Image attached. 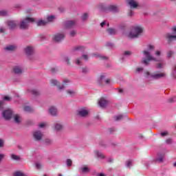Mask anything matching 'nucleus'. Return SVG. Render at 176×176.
<instances>
[{
    "label": "nucleus",
    "instance_id": "obj_16",
    "mask_svg": "<svg viewBox=\"0 0 176 176\" xmlns=\"http://www.w3.org/2000/svg\"><path fill=\"white\" fill-rule=\"evenodd\" d=\"M98 104L101 108H105L107 107V105L108 104V101L107 100H105L104 98H102L99 100Z\"/></svg>",
    "mask_w": 176,
    "mask_h": 176
},
{
    "label": "nucleus",
    "instance_id": "obj_13",
    "mask_svg": "<svg viewBox=\"0 0 176 176\" xmlns=\"http://www.w3.org/2000/svg\"><path fill=\"white\" fill-rule=\"evenodd\" d=\"M24 52L28 56H31L34 54V47L28 46L24 49Z\"/></svg>",
    "mask_w": 176,
    "mask_h": 176
},
{
    "label": "nucleus",
    "instance_id": "obj_21",
    "mask_svg": "<svg viewBox=\"0 0 176 176\" xmlns=\"http://www.w3.org/2000/svg\"><path fill=\"white\" fill-rule=\"evenodd\" d=\"M78 52H85V48L83 46H76L73 49V53H78Z\"/></svg>",
    "mask_w": 176,
    "mask_h": 176
},
{
    "label": "nucleus",
    "instance_id": "obj_41",
    "mask_svg": "<svg viewBox=\"0 0 176 176\" xmlns=\"http://www.w3.org/2000/svg\"><path fill=\"white\" fill-rule=\"evenodd\" d=\"M11 157H12V160H20V157H19L14 154H12L11 155Z\"/></svg>",
    "mask_w": 176,
    "mask_h": 176
},
{
    "label": "nucleus",
    "instance_id": "obj_47",
    "mask_svg": "<svg viewBox=\"0 0 176 176\" xmlns=\"http://www.w3.org/2000/svg\"><path fill=\"white\" fill-rule=\"evenodd\" d=\"M143 71H144V68H142V67H138L136 69V72L138 74H140V72H142Z\"/></svg>",
    "mask_w": 176,
    "mask_h": 176
},
{
    "label": "nucleus",
    "instance_id": "obj_34",
    "mask_svg": "<svg viewBox=\"0 0 176 176\" xmlns=\"http://www.w3.org/2000/svg\"><path fill=\"white\" fill-rule=\"evenodd\" d=\"M171 76H173V78L176 79V65L175 66V67L172 70Z\"/></svg>",
    "mask_w": 176,
    "mask_h": 176
},
{
    "label": "nucleus",
    "instance_id": "obj_20",
    "mask_svg": "<svg viewBox=\"0 0 176 176\" xmlns=\"http://www.w3.org/2000/svg\"><path fill=\"white\" fill-rule=\"evenodd\" d=\"M164 160V154H159L157 157L154 160V162H157V163H163Z\"/></svg>",
    "mask_w": 176,
    "mask_h": 176
},
{
    "label": "nucleus",
    "instance_id": "obj_11",
    "mask_svg": "<svg viewBox=\"0 0 176 176\" xmlns=\"http://www.w3.org/2000/svg\"><path fill=\"white\" fill-rule=\"evenodd\" d=\"M127 3L131 9H135L138 7V1H136L135 0H128Z\"/></svg>",
    "mask_w": 176,
    "mask_h": 176
},
{
    "label": "nucleus",
    "instance_id": "obj_17",
    "mask_svg": "<svg viewBox=\"0 0 176 176\" xmlns=\"http://www.w3.org/2000/svg\"><path fill=\"white\" fill-rule=\"evenodd\" d=\"M78 115L82 118H85V116H87V115H89V111L87 110L86 109H82L79 110Z\"/></svg>",
    "mask_w": 176,
    "mask_h": 176
},
{
    "label": "nucleus",
    "instance_id": "obj_28",
    "mask_svg": "<svg viewBox=\"0 0 176 176\" xmlns=\"http://www.w3.org/2000/svg\"><path fill=\"white\" fill-rule=\"evenodd\" d=\"M36 24L38 27H41L43 25H46V24H47V21L40 20L36 22Z\"/></svg>",
    "mask_w": 176,
    "mask_h": 176
},
{
    "label": "nucleus",
    "instance_id": "obj_1",
    "mask_svg": "<svg viewBox=\"0 0 176 176\" xmlns=\"http://www.w3.org/2000/svg\"><path fill=\"white\" fill-rule=\"evenodd\" d=\"M155 49V47L153 45H148V47L146 50H144L143 51V56L144 58L142 61V63L145 65H149V61H162V58H155L153 57L151 54L152 50Z\"/></svg>",
    "mask_w": 176,
    "mask_h": 176
},
{
    "label": "nucleus",
    "instance_id": "obj_2",
    "mask_svg": "<svg viewBox=\"0 0 176 176\" xmlns=\"http://www.w3.org/2000/svg\"><path fill=\"white\" fill-rule=\"evenodd\" d=\"M96 8L99 12H112L113 13H116L119 12V7L113 5L107 6L104 3H99Z\"/></svg>",
    "mask_w": 176,
    "mask_h": 176
},
{
    "label": "nucleus",
    "instance_id": "obj_14",
    "mask_svg": "<svg viewBox=\"0 0 176 176\" xmlns=\"http://www.w3.org/2000/svg\"><path fill=\"white\" fill-rule=\"evenodd\" d=\"M79 171L80 174H87V173H90V168L84 165L80 168Z\"/></svg>",
    "mask_w": 176,
    "mask_h": 176
},
{
    "label": "nucleus",
    "instance_id": "obj_61",
    "mask_svg": "<svg viewBox=\"0 0 176 176\" xmlns=\"http://www.w3.org/2000/svg\"><path fill=\"white\" fill-rule=\"evenodd\" d=\"M65 61L67 63V64H69V58L65 57Z\"/></svg>",
    "mask_w": 176,
    "mask_h": 176
},
{
    "label": "nucleus",
    "instance_id": "obj_36",
    "mask_svg": "<svg viewBox=\"0 0 176 176\" xmlns=\"http://www.w3.org/2000/svg\"><path fill=\"white\" fill-rule=\"evenodd\" d=\"M89 19V14L87 13H84L82 16V21H85V20H87Z\"/></svg>",
    "mask_w": 176,
    "mask_h": 176
},
{
    "label": "nucleus",
    "instance_id": "obj_57",
    "mask_svg": "<svg viewBox=\"0 0 176 176\" xmlns=\"http://www.w3.org/2000/svg\"><path fill=\"white\" fill-rule=\"evenodd\" d=\"M3 109V101H0V111Z\"/></svg>",
    "mask_w": 176,
    "mask_h": 176
},
{
    "label": "nucleus",
    "instance_id": "obj_22",
    "mask_svg": "<svg viewBox=\"0 0 176 176\" xmlns=\"http://www.w3.org/2000/svg\"><path fill=\"white\" fill-rule=\"evenodd\" d=\"M49 113L52 116H56L57 115V109L52 106L49 109Z\"/></svg>",
    "mask_w": 176,
    "mask_h": 176
},
{
    "label": "nucleus",
    "instance_id": "obj_38",
    "mask_svg": "<svg viewBox=\"0 0 176 176\" xmlns=\"http://www.w3.org/2000/svg\"><path fill=\"white\" fill-rule=\"evenodd\" d=\"M67 94H69V96H70L71 97H72V96H75L76 92H75V91H74V90H68V91H67Z\"/></svg>",
    "mask_w": 176,
    "mask_h": 176
},
{
    "label": "nucleus",
    "instance_id": "obj_27",
    "mask_svg": "<svg viewBox=\"0 0 176 176\" xmlns=\"http://www.w3.org/2000/svg\"><path fill=\"white\" fill-rule=\"evenodd\" d=\"M5 50L7 52H13V50H16V46L15 45H8Z\"/></svg>",
    "mask_w": 176,
    "mask_h": 176
},
{
    "label": "nucleus",
    "instance_id": "obj_62",
    "mask_svg": "<svg viewBox=\"0 0 176 176\" xmlns=\"http://www.w3.org/2000/svg\"><path fill=\"white\" fill-rule=\"evenodd\" d=\"M129 16H130L131 17L134 16V12L133 11H130L129 13Z\"/></svg>",
    "mask_w": 176,
    "mask_h": 176
},
{
    "label": "nucleus",
    "instance_id": "obj_4",
    "mask_svg": "<svg viewBox=\"0 0 176 176\" xmlns=\"http://www.w3.org/2000/svg\"><path fill=\"white\" fill-rule=\"evenodd\" d=\"M144 29L141 26H134L132 28L131 32L128 34V38L133 39L134 38H138L139 35L142 34Z\"/></svg>",
    "mask_w": 176,
    "mask_h": 176
},
{
    "label": "nucleus",
    "instance_id": "obj_46",
    "mask_svg": "<svg viewBox=\"0 0 176 176\" xmlns=\"http://www.w3.org/2000/svg\"><path fill=\"white\" fill-rule=\"evenodd\" d=\"M81 72L82 74H87V72H89V69H87V67H83Z\"/></svg>",
    "mask_w": 176,
    "mask_h": 176
},
{
    "label": "nucleus",
    "instance_id": "obj_23",
    "mask_svg": "<svg viewBox=\"0 0 176 176\" xmlns=\"http://www.w3.org/2000/svg\"><path fill=\"white\" fill-rule=\"evenodd\" d=\"M28 93H30V94H32V96H39L41 94V93L39 92V91L36 90V89H28Z\"/></svg>",
    "mask_w": 176,
    "mask_h": 176
},
{
    "label": "nucleus",
    "instance_id": "obj_60",
    "mask_svg": "<svg viewBox=\"0 0 176 176\" xmlns=\"http://www.w3.org/2000/svg\"><path fill=\"white\" fill-rule=\"evenodd\" d=\"M106 85H109L111 83V79L107 78L106 80H104Z\"/></svg>",
    "mask_w": 176,
    "mask_h": 176
},
{
    "label": "nucleus",
    "instance_id": "obj_37",
    "mask_svg": "<svg viewBox=\"0 0 176 176\" xmlns=\"http://www.w3.org/2000/svg\"><path fill=\"white\" fill-rule=\"evenodd\" d=\"M45 143L46 144V145H52V144L53 143V140H52L51 139L47 138L45 140Z\"/></svg>",
    "mask_w": 176,
    "mask_h": 176
},
{
    "label": "nucleus",
    "instance_id": "obj_35",
    "mask_svg": "<svg viewBox=\"0 0 176 176\" xmlns=\"http://www.w3.org/2000/svg\"><path fill=\"white\" fill-rule=\"evenodd\" d=\"M100 27H102V28H104V27H109V23L104 21L100 23Z\"/></svg>",
    "mask_w": 176,
    "mask_h": 176
},
{
    "label": "nucleus",
    "instance_id": "obj_56",
    "mask_svg": "<svg viewBox=\"0 0 176 176\" xmlns=\"http://www.w3.org/2000/svg\"><path fill=\"white\" fill-rule=\"evenodd\" d=\"M70 35H71V36H75V35H76V31L72 30V31L70 32Z\"/></svg>",
    "mask_w": 176,
    "mask_h": 176
},
{
    "label": "nucleus",
    "instance_id": "obj_7",
    "mask_svg": "<svg viewBox=\"0 0 176 176\" xmlns=\"http://www.w3.org/2000/svg\"><path fill=\"white\" fill-rule=\"evenodd\" d=\"M3 118L6 119V120H9L13 116V111L10 109H7L3 111L2 113Z\"/></svg>",
    "mask_w": 176,
    "mask_h": 176
},
{
    "label": "nucleus",
    "instance_id": "obj_19",
    "mask_svg": "<svg viewBox=\"0 0 176 176\" xmlns=\"http://www.w3.org/2000/svg\"><path fill=\"white\" fill-rule=\"evenodd\" d=\"M76 24V22H75V21H67L65 23V27H67V28H71L72 27H74Z\"/></svg>",
    "mask_w": 176,
    "mask_h": 176
},
{
    "label": "nucleus",
    "instance_id": "obj_45",
    "mask_svg": "<svg viewBox=\"0 0 176 176\" xmlns=\"http://www.w3.org/2000/svg\"><path fill=\"white\" fill-rule=\"evenodd\" d=\"M107 78V74H102L100 76V82H102V80H104V79H105Z\"/></svg>",
    "mask_w": 176,
    "mask_h": 176
},
{
    "label": "nucleus",
    "instance_id": "obj_59",
    "mask_svg": "<svg viewBox=\"0 0 176 176\" xmlns=\"http://www.w3.org/2000/svg\"><path fill=\"white\" fill-rule=\"evenodd\" d=\"M167 134H168V133H167L166 131L161 133L162 137H166V135H167Z\"/></svg>",
    "mask_w": 176,
    "mask_h": 176
},
{
    "label": "nucleus",
    "instance_id": "obj_30",
    "mask_svg": "<svg viewBox=\"0 0 176 176\" xmlns=\"http://www.w3.org/2000/svg\"><path fill=\"white\" fill-rule=\"evenodd\" d=\"M14 122L15 123H20L21 122V117L19 114L14 116Z\"/></svg>",
    "mask_w": 176,
    "mask_h": 176
},
{
    "label": "nucleus",
    "instance_id": "obj_5",
    "mask_svg": "<svg viewBox=\"0 0 176 176\" xmlns=\"http://www.w3.org/2000/svg\"><path fill=\"white\" fill-rule=\"evenodd\" d=\"M34 21H35V19L33 18L27 17L26 19H23L20 23L21 30H25L28 28V23H34Z\"/></svg>",
    "mask_w": 176,
    "mask_h": 176
},
{
    "label": "nucleus",
    "instance_id": "obj_8",
    "mask_svg": "<svg viewBox=\"0 0 176 176\" xmlns=\"http://www.w3.org/2000/svg\"><path fill=\"white\" fill-rule=\"evenodd\" d=\"M64 38H65V35L64 34L56 33L53 37V41H54V42H60V41H63Z\"/></svg>",
    "mask_w": 176,
    "mask_h": 176
},
{
    "label": "nucleus",
    "instance_id": "obj_3",
    "mask_svg": "<svg viewBox=\"0 0 176 176\" xmlns=\"http://www.w3.org/2000/svg\"><path fill=\"white\" fill-rule=\"evenodd\" d=\"M146 78L148 80H157L159 79H162V78H166V73H152L149 72H145Z\"/></svg>",
    "mask_w": 176,
    "mask_h": 176
},
{
    "label": "nucleus",
    "instance_id": "obj_29",
    "mask_svg": "<svg viewBox=\"0 0 176 176\" xmlns=\"http://www.w3.org/2000/svg\"><path fill=\"white\" fill-rule=\"evenodd\" d=\"M107 32L109 35H115L116 34V30L114 28H108Z\"/></svg>",
    "mask_w": 176,
    "mask_h": 176
},
{
    "label": "nucleus",
    "instance_id": "obj_24",
    "mask_svg": "<svg viewBox=\"0 0 176 176\" xmlns=\"http://www.w3.org/2000/svg\"><path fill=\"white\" fill-rule=\"evenodd\" d=\"M54 129L56 131H61V130L63 129V126L61 124V123H56L54 124Z\"/></svg>",
    "mask_w": 176,
    "mask_h": 176
},
{
    "label": "nucleus",
    "instance_id": "obj_10",
    "mask_svg": "<svg viewBox=\"0 0 176 176\" xmlns=\"http://www.w3.org/2000/svg\"><path fill=\"white\" fill-rule=\"evenodd\" d=\"M12 72L16 75H21L23 74V68L21 66L16 65L13 67Z\"/></svg>",
    "mask_w": 176,
    "mask_h": 176
},
{
    "label": "nucleus",
    "instance_id": "obj_52",
    "mask_svg": "<svg viewBox=\"0 0 176 176\" xmlns=\"http://www.w3.org/2000/svg\"><path fill=\"white\" fill-rule=\"evenodd\" d=\"M155 56H157V57H160V56H162V52H160L159 50L156 51Z\"/></svg>",
    "mask_w": 176,
    "mask_h": 176
},
{
    "label": "nucleus",
    "instance_id": "obj_43",
    "mask_svg": "<svg viewBox=\"0 0 176 176\" xmlns=\"http://www.w3.org/2000/svg\"><path fill=\"white\" fill-rule=\"evenodd\" d=\"M53 20H54V16H53V15L49 16L47 18V21H48V22L53 21Z\"/></svg>",
    "mask_w": 176,
    "mask_h": 176
},
{
    "label": "nucleus",
    "instance_id": "obj_63",
    "mask_svg": "<svg viewBox=\"0 0 176 176\" xmlns=\"http://www.w3.org/2000/svg\"><path fill=\"white\" fill-rule=\"evenodd\" d=\"M4 100L6 101H9V100H10V97H9V96H4Z\"/></svg>",
    "mask_w": 176,
    "mask_h": 176
},
{
    "label": "nucleus",
    "instance_id": "obj_44",
    "mask_svg": "<svg viewBox=\"0 0 176 176\" xmlns=\"http://www.w3.org/2000/svg\"><path fill=\"white\" fill-rule=\"evenodd\" d=\"M0 16H8V12L5 10L0 11Z\"/></svg>",
    "mask_w": 176,
    "mask_h": 176
},
{
    "label": "nucleus",
    "instance_id": "obj_48",
    "mask_svg": "<svg viewBox=\"0 0 176 176\" xmlns=\"http://www.w3.org/2000/svg\"><path fill=\"white\" fill-rule=\"evenodd\" d=\"M163 67H164V65L163 63H158L157 65V68H158L159 69H161L162 68H163Z\"/></svg>",
    "mask_w": 176,
    "mask_h": 176
},
{
    "label": "nucleus",
    "instance_id": "obj_40",
    "mask_svg": "<svg viewBox=\"0 0 176 176\" xmlns=\"http://www.w3.org/2000/svg\"><path fill=\"white\" fill-rule=\"evenodd\" d=\"M66 164L68 167H71L72 166V160H71L70 159H67L66 160Z\"/></svg>",
    "mask_w": 176,
    "mask_h": 176
},
{
    "label": "nucleus",
    "instance_id": "obj_42",
    "mask_svg": "<svg viewBox=\"0 0 176 176\" xmlns=\"http://www.w3.org/2000/svg\"><path fill=\"white\" fill-rule=\"evenodd\" d=\"M123 119V115H118L115 117V120L117 121L122 120Z\"/></svg>",
    "mask_w": 176,
    "mask_h": 176
},
{
    "label": "nucleus",
    "instance_id": "obj_49",
    "mask_svg": "<svg viewBox=\"0 0 176 176\" xmlns=\"http://www.w3.org/2000/svg\"><path fill=\"white\" fill-rule=\"evenodd\" d=\"M35 166L38 170L42 167V164H41L39 162H36Z\"/></svg>",
    "mask_w": 176,
    "mask_h": 176
},
{
    "label": "nucleus",
    "instance_id": "obj_55",
    "mask_svg": "<svg viewBox=\"0 0 176 176\" xmlns=\"http://www.w3.org/2000/svg\"><path fill=\"white\" fill-rule=\"evenodd\" d=\"M173 54H174V52H173V51H169L168 52V57L170 58V57H172Z\"/></svg>",
    "mask_w": 176,
    "mask_h": 176
},
{
    "label": "nucleus",
    "instance_id": "obj_64",
    "mask_svg": "<svg viewBox=\"0 0 176 176\" xmlns=\"http://www.w3.org/2000/svg\"><path fill=\"white\" fill-rule=\"evenodd\" d=\"M2 146H3V141L0 140V148H2Z\"/></svg>",
    "mask_w": 176,
    "mask_h": 176
},
{
    "label": "nucleus",
    "instance_id": "obj_58",
    "mask_svg": "<svg viewBox=\"0 0 176 176\" xmlns=\"http://www.w3.org/2000/svg\"><path fill=\"white\" fill-rule=\"evenodd\" d=\"M166 144H172L173 140H171V139H167V140H166Z\"/></svg>",
    "mask_w": 176,
    "mask_h": 176
},
{
    "label": "nucleus",
    "instance_id": "obj_32",
    "mask_svg": "<svg viewBox=\"0 0 176 176\" xmlns=\"http://www.w3.org/2000/svg\"><path fill=\"white\" fill-rule=\"evenodd\" d=\"M95 153L97 157H98L99 159H104V154H102V153L100 151H96Z\"/></svg>",
    "mask_w": 176,
    "mask_h": 176
},
{
    "label": "nucleus",
    "instance_id": "obj_39",
    "mask_svg": "<svg viewBox=\"0 0 176 176\" xmlns=\"http://www.w3.org/2000/svg\"><path fill=\"white\" fill-rule=\"evenodd\" d=\"M24 111L25 112H31V111H32V108H31V107H30V106H25L24 107Z\"/></svg>",
    "mask_w": 176,
    "mask_h": 176
},
{
    "label": "nucleus",
    "instance_id": "obj_26",
    "mask_svg": "<svg viewBox=\"0 0 176 176\" xmlns=\"http://www.w3.org/2000/svg\"><path fill=\"white\" fill-rule=\"evenodd\" d=\"M129 56H131V52L130 51H125L122 56L121 57L122 61H123L126 57H129Z\"/></svg>",
    "mask_w": 176,
    "mask_h": 176
},
{
    "label": "nucleus",
    "instance_id": "obj_12",
    "mask_svg": "<svg viewBox=\"0 0 176 176\" xmlns=\"http://www.w3.org/2000/svg\"><path fill=\"white\" fill-rule=\"evenodd\" d=\"M82 60H85V61H87V60H89V56H87L86 54H83L82 56V58H77L76 60V65H82Z\"/></svg>",
    "mask_w": 176,
    "mask_h": 176
},
{
    "label": "nucleus",
    "instance_id": "obj_9",
    "mask_svg": "<svg viewBox=\"0 0 176 176\" xmlns=\"http://www.w3.org/2000/svg\"><path fill=\"white\" fill-rule=\"evenodd\" d=\"M33 137L36 141H41L43 137V133L41 131H36L33 133Z\"/></svg>",
    "mask_w": 176,
    "mask_h": 176
},
{
    "label": "nucleus",
    "instance_id": "obj_50",
    "mask_svg": "<svg viewBox=\"0 0 176 176\" xmlns=\"http://www.w3.org/2000/svg\"><path fill=\"white\" fill-rule=\"evenodd\" d=\"M45 126H46V123L45 122H41L38 124V127L40 129H43V127H45Z\"/></svg>",
    "mask_w": 176,
    "mask_h": 176
},
{
    "label": "nucleus",
    "instance_id": "obj_33",
    "mask_svg": "<svg viewBox=\"0 0 176 176\" xmlns=\"http://www.w3.org/2000/svg\"><path fill=\"white\" fill-rule=\"evenodd\" d=\"M14 176H27V175L21 171H16L14 173Z\"/></svg>",
    "mask_w": 176,
    "mask_h": 176
},
{
    "label": "nucleus",
    "instance_id": "obj_51",
    "mask_svg": "<svg viewBox=\"0 0 176 176\" xmlns=\"http://www.w3.org/2000/svg\"><path fill=\"white\" fill-rule=\"evenodd\" d=\"M68 83H71V80H69V79H65L63 80V85H68Z\"/></svg>",
    "mask_w": 176,
    "mask_h": 176
},
{
    "label": "nucleus",
    "instance_id": "obj_18",
    "mask_svg": "<svg viewBox=\"0 0 176 176\" xmlns=\"http://www.w3.org/2000/svg\"><path fill=\"white\" fill-rule=\"evenodd\" d=\"M7 25L11 29L16 28V25H17V21H7Z\"/></svg>",
    "mask_w": 176,
    "mask_h": 176
},
{
    "label": "nucleus",
    "instance_id": "obj_54",
    "mask_svg": "<svg viewBox=\"0 0 176 176\" xmlns=\"http://www.w3.org/2000/svg\"><path fill=\"white\" fill-rule=\"evenodd\" d=\"M106 46H107L108 47H112L113 46V43L108 42L107 43Z\"/></svg>",
    "mask_w": 176,
    "mask_h": 176
},
{
    "label": "nucleus",
    "instance_id": "obj_53",
    "mask_svg": "<svg viewBox=\"0 0 176 176\" xmlns=\"http://www.w3.org/2000/svg\"><path fill=\"white\" fill-rule=\"evenodd\" d=\"M174 101H175V96L168 99V102H174Z\"/></svg>",
    "mask_w": 176,
    "mask_h": 176
},
{
    "label": "nucleus",
    "instance_id": "obj_6",
    "mask_svg": "<svg viewBox=\"0 0 176 176\" xmlns=\"http://www.w3.org/2000/svg\"><path fill=\"white\" fill-rule=\"evenodd\" d=\"M171 32H173V34H171L170 33H168L166 34V38L168 41V43H170V42H173V41H176V27L173 26L171 28Z\"/></svg>",
    "mask_w": 176,
    "mask_h": 176
},
{
    "label": "nucleus",
    "instance_id": "obj_25",
    "mask_svg": "<svg viewBox=\"0 0 176 176\" xmlns=\"http://www.w3.org/2000/svg\"><path fill=\"white\" fill-rule=\"evenodd\" d=\"M93 56L96 58H99L100 60H108V57L104 55L94 54Z\"/></svg>",
    "mask_w": 176,
    "mask_h": 176
},
{
    "label": "nucleus",
    "instance_id": "obj_15",
    "mask_svg": "<svg viewBox=\"0 0 176 176\" xmlns=\"http://www.w3.org/2000/svg\"><path fill=\"white\" fill-rule=\"evenodd\" d=\"M50 83L51 85H53V86H58L59 90H63L65 87L64 85L58 86L60 82L55 79L51 80Z\"/></svg>",
    "mask_w": 176,
    "mask_h": 176
},
{
    "label": "nucleus",
    "instance_id": "obj_31",
    "mask_svg": "<svg viewBox=\"0 0 176 176\" xmlns=\"http://www.w3.org/2000/svg\"><path fill=\"white\" fill-rule=\"evenodd\" d=\"M125 166L127 167V168H130L131 166H133V160H127L125 162Z\"/></svg>",
    "mask_w": 176,
    "mask_h": 176
}]
</instances>
